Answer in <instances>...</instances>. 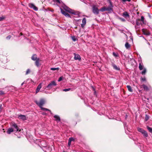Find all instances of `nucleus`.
Segmentation results:
<instances>
[{
	"mask_svg": "<svg viewBox=\"0 0 152 152\" xmlns=\"http://www.w3.org/2000/svg\"><path fill=\"white\" fill-rule=\"evenodd\" d=\"M40 108H41V110H43L48 111H50V114H52V113H51V111H50V110H49L48 109L43 107H41Z\"/></svg>",
	"mask_w": 152,
	"mask_h": 152,
	"instance_id": "22",
	"label": "nucleus"
},
{
	"mask_svg": "<svg viewBox=\"0 0 152 152\" xmlns=\"http://www.w3.org/2000/svg\"><path fill=\"white\" fill-rule=\"evenodd\" d=\"M38 58L36 54H34L31 57V59L34 61L37 60Z\"/></svg>",
	"mask_w": 152,
	"mask_h": 152,
	"instance_id": "14",
	"label": "nucleus"
},
{
	"mask_svg": "<svg viewBox=\"0 0 152 152\" xmlns=\"http://www.w3.org/2000/svg\"><path fill=\"white\" fill-rule=\"evenodd\" d=\"M127 87L129 91L130 92H132L133 91V90L132 89L131 87L130 86H127Z\"/></svg>",
	"mask_w": 152,
	"mask_h": 152,
	"instance_id": "20",
	"label": "nucleus"
},
{
	"mask_svg": "<svg viewBox=\"0 0 152 152\" xmlns=\"http://www.w3.org/2000/svg\"><path fill=\"white\" fill-rule=\"evenodd\" d=\"M35 102L38 105L41 107H42V106L45 104V101L43 99H40L39 102L36 100L35 101Z\"/></svg>",
	"mask_w": 152,
	"mask_h": 152,
	"instance_id": "3",
	"label": "nucleus"
},
{
	"mask_svg": "<svg viewBox=\"0 0 152 152\" xmlns=\"http://www.w3.org/2000/svg\"><path fill=\"white\" fill-rule=\"evenodd\" d=\"M120 20H121L122 21H125V20L123 18H119Z\"/></svg>",
	"mask_w": 152,
	"mask_h": 152,
	"instance_id": "43",
	"label": "nucleus"
},
{
	"mask_svg": "<svg viewBox=\"0 0 152 152\" xmlns=\"http://www.w3.org/2000/svg\"><path fill=\"white\" fill-rule=\"evenodd\" d=\"M112 66H113V68L115 69L116 70H120V68L119 67H118L115 65L114 64H113Z\"/></svg>",
	"mask_w": 152,
	"mask_h": 152,
	"instance_id": "19",
	"label": "nucleus"
},
{
	"mask_svg": "<svg viewBox=\"0 0 152 152\" xmlns=\"http://www.w3.org/2000/svg\"><path fill=\"white\" fill-rule=\"evenodd\" d=\"M71 140V142L72 141H74V139L72 137H70L69 139V140Z\"/></svg>",
	"mask_w": 152,
	"mask_h": 152,
	"instance_id": "36",
	"label": "nucleus"
},
{
	"mask_svg": "<svg viewBox=\"0 0 152 152\" xmlns=\"http://www.w3.org/2000/svg\"><path fill=\"white\" fill-rule=\"evenodd\" d=\"M42 87V83H40L38 86L36 91V93H38Z\"/></svg>",
	"mask_w": 152,
	"mask_h": 152,
	"instance_id": "12",
	"label": "nucleus"
},
{
	"mask_svg": "<svg viewBox=\"0 0 152 152\" xmlns=\"http://www.w3.org/2000/svg\"><path fill=\"white\" fill-rule=\"evenodd\" d=\"M23 83H22L21 84V85H23Z\"/></svg>",
	"mask_w": 152,
	"mask_h": 152,
	"instance_id": "49",
	"label": "nucleus"
},
{
	"mask_svg": "<svg viewBox=\"0 0 152 152\" xmlns=\"http://www.w3.org/2000/svg\"><path fill=\"white\" fill-rule=\"evenodd\" d=\"M93 87V90H94H94H95V89L94 88V87Z\"/></svg>",
	"mask_w": 152,
	"mask_h": 152,
	"instance_id": "48",
	"label": "nucleus"
},
{
	"mask_svg": "<svg viewBox=\"0 0 152 152\" xmlns=\"http://www.w3.org/2000/svg\"><path fill=\"white\" fill-rule=\"evenodd\" d=\"M12 126H13V127H14V128H15L16 129V131H18V130H19L17 126V125L16 124H15V123H12Z\"/></svg>",
	"mask_w": 152,
	"mask_h": 152,
	"instance_id": "16",
	"label": "nucleus"
},
{
	"mask_svg": "<svg viewBox=\"0 0 152 152\" xmlns=\"http://www.w3.org/2000/svg\"><path fill=\"white\" fill-rule=\"evenodd\" d=\"M71 90V89L70 88H69L67 89H65L63 90V91H68Z\"/></svg>",
	"mask_w": 152,
	"mask_h": 152,
	"instance_id": "34",
	"label": "nucleus"
},
{
	"mask_svg": "<svg viewBox=\"0 0 152 152\" xmlns=\"http://www.w3.org/2000/svg\"><path fill=\"white\" fill-rule=\"evenodd\" d=\"M113 55L115 57H117L118 56V55L117 53H116L115 52L113 53Z\"/></svg>",
	"mask_w": 152,
	"mask_h": 152,
	"instance_id": "33",
	"label": "nucleus"
},
{
	"mask_svg": "<svg viewBox=\"0 0 152 152\" xmlns=\"http://www.w3.org/2000/svg\"><path fill=\"white\" fill-rule=\"evenodd\" d=\"M39 61H40V60H39V58H38V59L37 60H36L35 64H36V66L37 67L39 66Z\"/></svg>",
	"mask_w": 152,
	"mask_h": 152,
	"instance_id": "18",
	"label": "nucleus"
},
{
	"mask_svg": "<svg viewBox=\"0 0 152 152\" xmlns=\"http://www.w3.org/2000/svg\"><path fill=\"white\" fill-rule=\"evenodd\" d=\"M140 20H137L136 21V24L137 26H139L140 25V23L139 21Z\"/></svg>",
	"mask_w": 152,
	"mask_h": 152,
	"instance_id": "32",
	"label": "nucleus"
},
{
	"mask_svg": "<svg viewBox=\"0 0 152 152\" xmlns=\"http://www.w3.org/2000/svg\"><path fill=\"white\" fill-rule=\"evenodd\" d=\"M86 23V19L85 18H84L82 20V23L81 24V26L83 28Z\"/></svg>",
	"mask_w": 152,
	"mask_h": 152,
	"instance_id": "11",
	"label": "nucleus"
},
{
	"mask_svg": "<svg viewBox=\"0 0 152 152\" xmlns=\"http://www.w3.org/2000/svg\"><path fill=\"white\" fill-rule=\"evenodd\" d=\"M92 12L94 14L96 15H98L99 13V10L98 7L95 5L92 6Z\"/></svg>",
	"mask_w": 152,
	"mask_h": 152,
	"instance_id": "4",
	"label": "nucleus"
},
{
	"mask_svg": "<svg viewBox=\"0 0 152 152\" xmlns=\"http://www.w3.org/2000/svg\"><path fill=\"white\" fill-rule=\"evenodd\" d=\"M18 118L22 120H25L27 119V118L26 116L24 115H21L18 116Z\"/></svg>",
	"mask_w": 152,
	"mask_h": 152,
	"instance_id": "9",
	"label": "nucleus"
},
{
	"mask_svg": "<svg viewBox=\"0 0 152 152\" xmlns=\"http://www.w3.org/2000/svg\"><path fill=\"white\" fill-rule=\"evenodd\" d=\"M131 0H122L123 1H130Z\"/></svg>",
	"mask_w": 152,
	"mask_h": 152,
	"instance_id": "46",
	"label": "nucleus"
},
{
	"mask_svg": "<svg viewBox=\"0 0 152 152\" xmlns=\"http://www.w3.org/2000/svg\"><path fill=\"white\" fill-rule=\"evenodd\" d=\"M123 16L125 17H129V15L127 12H125L123 13Z\"/></svg>",
	"mask_w": 152,
	"mask_h": 152,
	"instance_id": "21",
	"label": "nucleus"
},
{
	"mask_svg": "<svg viewBox=\"0 0 152 152\" xmlns=\"http://www.w3.org/2000/svg\"><path fill=\"white\" fill-rule=\"evenodd\" d=\"M53 1L54 2L56 3L59 6H60L61 4H62V2H61L60 0H53Z\"/></svg>",
	"mask_w": 152,
	"mask_h": 152,
	"instance_id": "13",
	"label": "nucleus"
},
{
	"mask_svg": "<svg viewBox=\"0 0 152 152\" xmlns=\"http://www.w3.org/2000/svg\"><path fill=\"white\" fill-rule=\"evenodd\" d=\"M11 37V36L10 35H9L8 36H7V37H6V39H10Z\"/></svg>",
	"mask_w": 152,
	"mask_h": 152,
	"instance_id": "41",
	"label": "nucleus"
},
{
	"mask_svg": "<svg viewBox=\"0 0 152 152\" xmlns=\"http://www.w3.org/2000/svg\"><path fill=\"white\" fill-rule=\"evenodd\" d=\"M74 54L75 56L74 58L75 60H80L81 59V57L79 55L76 54L75 53H74Z\"/></svg>",
	"mask_w": 152,
	"mask_h": 152,
	"instance_id": "10",
	"label": "nucleus"
},
{
	"mask_svg": "<svg viewBox=\"0 0 152 152\" xmlns=\"http://www.w3.org/2000/svg\"><path fill=\"white\" fill-rule=\"evenodd\" d=\"M28 6L31 8H32L35 11H37L38 10V8L33 4L29 3L28 4Z\"/></svg>",
	"mask_w": 152,
	"mask_h": 152,
	"instance_id": "8",
	"label": "nucleus"
},
{
	"mask_svg": "<svg viewBox=\"0 0 152 152\" xmlns=\"http://www.w3.org/2000/svg\"><path fill=\"white\" fill-rule=\"evenodd\" d=\"M125 47L126 49H128L130 47V45L128 42H126L125 44Z\"/></svg>",
	"mask_w": 152,
	"mask_h": 152,
	"instance_id": "24",
	"label": "nucleus"
},
{
	"mask_svg": "<svg viewBox=\"0 0 152 152\" xmlns=\"http://www.w3.org/2000/svg\"><path fill=\"white\" fill-rule=\"evenodd\" d=\"M147 129L150 132L152 133V128H151L149 127L148 126H147Z\"/></svg>",
	"mask_w": 152,
	"mask_h": 152,
	"instance_id": "28",
	"label": "nucleus"
},
{
	"mask_svg": "<svg viewBox=\"0 0 152 152\" xmlns=\"http://www.w3.org/2000/svg\"><path fill=\"white\" fill-rule=\"evenodd\" d=\"M62 77H60V78H59V79L58 80V82H60L62 80Z\"/></svg>",
	"mask_w": 152,
	"mask_h": 152,
	"instance_id": "44",
	"label": "nucleus"
},
{
	"mask_svg": "<svg viewBox=\"0 0 152 152\" xmlns=\"http://www.w3.org/2000/svg\"><path fill=\"white\" fill-rule=\"evenodd\" d=\"M1 105L0 106V112L1 111Z\"/></svg>",
	"mask_w": 152,
	"mask_h": 152,
	"instance_id": "47",
	"label": "nucleus"
},
{
	"mask_svg": "<svg viewBox=\"0 0 152 152\" xmlns=\"http://www.w3.org/2000/svg\"><path fill=\"white\" fill-rule=\"evenodd\" d=\"M60 9L61 10V13L66 17L68 18H71L70 15L64 11L61 7H60Z\"/></svg>",
	"mask_w": 152,
	"mask_h": 152,
	"instance_id": "6",
	"label": "nucleus"
},
{
	"mask_svg": "<svg viewBox=\"0 0 152 152\" xmlns=\"http://www.w3.org/2000/svg\"><path fill=\"white\" fill-rule=\"evenodd\" d=\"M13 131V129L12 128H9L7 132L8 134H10V133Z\"/></svg>",
	"mask_w": 152,
	"mask_h": 152,
	"instance_id": "17",
	"label": "nucleus"
},
{
	"mask_svg": "<svg viewBox=\"0 0 152 152\" xmlns=\"http://www.w3.org/2000/svg\"><path fill=\"white\" fill-rule=\"evenodd\" d=\"M50 69L52 70L55 71V70H58L59 69L58 68H50Z\"/></svg>",
	"mask_w": 152,
	"mask_h": 152,
	"instance_id": "30",
	"label": "nucleus"
},
{
	"mask_svg": "<svg viewBox=\"0 0 152 152\" xmlns=\"http://www.w3.org/2000/svg\"><path fill=\"white\" fill-rule=\"evenodd\" d=\"M141 79V80L142 81H145L146 80V79L145 78V77H143V78L142 77Z\"/></svg>",
	"mask_w": 152,
	"mask_h": 152,
	"instance_id": "40",
	"label": "nucleus"
},
{
	"mask_svg": "<svg viewBox=\"0 0 152 152\" xmlns=\"http://www.w3.org/2000/svg\"><path fill=\"white\" fill-rule=\"evenodd\" d=\"M141 20L142 21V22H143L144 21V17L143 16H142L141 17Z\"/></svg>",
	"mask_w": 152,
	"mask_h": 152,
	"instance_id": "39",
	"label": "nucleus"
},
{
	"mask_svg": "<svg viewBox=\"0 0 152 152\" xmlns=\"http://www.w3.org/2000/svg\"><path fill=\"white\" fill-rule=\"evenodd\" d=\"M72 39L73 41H75L76 40V38L75 37L73 36L72 37Z\"/></svg>",
	"mask_w": 152,
	"mask_h": 152,
	"instance_id": "38",
	"label": "nucleus"
},
{
	"mask_svg": "<svg viewBox=\"0 0 152 152\" xmlns=\"http://www.w3.org/2000/svg\"><path fill=\"white\" fill-rule=\"evenodd\" d=\"M4 19V18L3 17H0V21Z\"/></svg>",
	"mask_w": 152,
	"mask_h": 152,
	"instance_id": "45",
	"label": "nucleus"
},
{
	"mask_svg": "<svg viewBox=\"0 0 152 152\" xmlns=\"http://www.w3.org/2000/svg\"><path fill=\"white\" fill-rule=\"evenodd\" d=\"M144 30H145L144 29L142 30L144 34L147 35H149L150 34L149 32L145 31Z\"/></svg>",
	"mask_w": 152,
	"mask_h": 152,
	"instance_id": "23",
	"label": "nucleus"
},
{
	"mask_svg": "<svg viewBox=\"0 0 152 152\" xmlns=\"http://www.w3.org/2000/svg\"><path fill=\"white\" fill-rule=\"evenodd\" d=\"M142 86H143V88L144 90H145L146 91H148V87L146 86L145 85L143 84L142 85Z\"/></svg>",
	"mask_w": 152,
	"mask_h": 152,
	"instance_id": "25",
	"label": "nucleus"
},
{
	"mask_svg": "<svg viewBox=\"0 0 152 152\" xmlns=\"http://www.w3.org/2000/svg\"><path fill=\"white\" fill-rule=\"evenodd\" d=\"M54 118L56 119V120L58 122H59L60 121V119L59 116L57 115H55L54 116Z\"/></svg>",
	"mask_w": 152,
	"mask_h": 152,
	"instance_id": "15",
	"label": "nucleus"
},
{
	"mask_svg": "<svg viewBox=\"0 0 152 152\" xmlns=\"http://www.w3.org/2000/svg\"><path fill=\"white\" fill-rule=\"evenodd\" d=\"M71 140H68V145L69 146H70L71 144Z\"/></svg>",
	"mask_w": 152,
	"mask_h": 152,
	"instance_id": "37",
	"label": "nucleus"
},
{
	"mask_svg": "<svg viewBox=\"0 0 152 152\" xmlns=\"http://www.w3.org/2000/svg\"><path fill=\"white\" fill-rule=\"evenodd\" d=\"M61 4L62 5L61 7L65 10L72 14H75V12H74V11L73 10L70 9L68 7L66 6L65 5L63 4V3L62 4Z\"/></svg>",
	"mask_w": 152,
	"mask_h": 152,
	"instance_id": "1",
	"label": "nucleus"
},
{
	"mask_svg": "<svg viewBox=\"0 0 152 152\" xmlns=\"http://www.w3.org/2000/svg\"><path fill=\"white\" fill-rule=\"evenodd\" d=\"M30 69H28L26 71V74L27 75V74H28V73H30Z\"/></svg>",
	"mask_w": 152,
	"mask_h": 152,
	"instance_id": "35",
	"label": "nucleus"
},
{
	"mask_svg": "<svg viewBox=\"0 0 152 152\" xmlns=\"http://www.w3.org/2000/svg\"><path fill=\"white\" fill-rule=\"evenodd\" d=\"M143 66L142 65L141 63H140L139 64V68L140 70H142L143 69Z\"/></svg>",
	"mask_w": 152,
	"mask_h": 152,
	"instance_id": "27",
	"label": "nucleus"
},
{
	"mask_svg": "<svg viewBox=\"0 0 152 152\" xmlns=\"http://www.w3.org/2000/svg\"><path fill=\"white\" fill-rule=\"evenodd\" d=\"M110 3V6L109 7H106V11H112V8L113 7V4L110 0H108Z\"/></svg>",
	"mask_w": 152,
	"mask_h": 152,
	"instance_id": "7",
	"label": "nucleus"
},
{
	"mask_svg": "<svg viewBox=\"0 0 152 152\" xmlns=\"http://www.w3.org/2000/svg\"><path fill=\"white\" fill-rule=\"evenodd\" d=\"M146 72V69L145 68H144V70L141 73L142 75H144Z\"/></svg>",
	"mask_w": 152,
	"mask_h": 152,
	"instance_id": "29",
	"label": "nucleus"
},
{
	"mask_svg": "<svg viewBox=\"0 0 152 152\" xmlns=\"http://www.w3.org/2000/svg\"><path fill=\"white\" fill-rule=\"evenodd\" d=\"M149 119V117L147 115H145V121H147Z\"/></svg>",
	"mask_w": 152,
	"mask_h": 152,
	"instance_id": "31",
	"label": "nucleus"
},
{
	"mask_svg": "<svg viewBox=\"0 0 152 152\" xmlns=\"http://www.w3.org/2000/svg\"><path fill=\"white\" fill-rule=\"evenodd\" d=\"M137 130L139 132L141 133L142 134H143L145 137H147L148 136V134L147 132L143 129L138 127L137 128Z\"/></svg>",
	"mask_w": 152,
	"mask_h": 152,
	"instance_id": "2",
	"label": "nucleus"
},
{
	"mask_svg": "<svg viewBox=\"0 0 152 152\" xmlns=\"http://www.w3.org/2000/svg\"><path fill=\"white\" fill-rule=\"evenodd\" d=\"M99 10L101 12H103L106 11V7H102Z\"/></svg>",
	"mask_w": 152,
	"mask_h": 152,
	"instance_id": "26",
	"label": "nucleus"
},
{
	"mask_svg": "<svg viewBox=\"0 0 152 152\" xmlns=\"http://www.w3.org/2000/svg\"><path fill=\"white\" fill-rule=\"evenodd\" d=\"M4 94V92L2 91H0V95H3Z\"/></svg>",
	"mask_w": 152,
	"mask_h": 152,
	"instance_id": "42",
	"label": "nucleus"
},
{
	"mask_svg": "<svg viewBox=\"0 0 152 152\" xmlns=\"http://www.w3.org/2000/svg\"><path fill=\"white\" fill-rule=\"evenodd\" d=\"M56 83L54 81H51L49 84L47 86V88H48L49 89H51L53 86H56Z\"/></svg>",
	"mask_w": 152,
	"mask_h": 152,
	"instance_id": "5",
	"label": "nucleus"
}]
</instances>
